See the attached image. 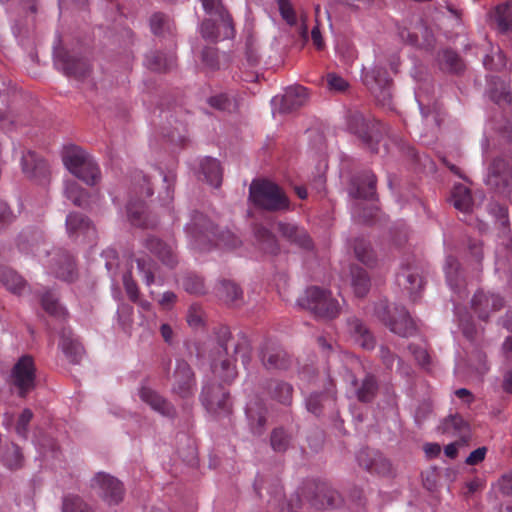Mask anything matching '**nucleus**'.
Instances as JSON below:
<instances>
[{
    "instance_id": "1",
    "label": "nucleus",
    "mask_w": 512,
    "mask_h": 512,
    "mask_svg": "<svg viewBox=\"0 0 512 512\" xmlns=\"http://www.w3.org/2000/svg\"><path fill=\"white\" fill-rule=\"evenodd\" d=\"M190 245L198 251H207L213 246L233 249L240 241L229 230L217 232L212 222L202 213L196 212L186 227Z\"/></svg>"
},
{
    "instance_id": "2",
    "label": "nucleus",
    "mask_w": 512,
    "mask_h": 512,
    "mask_svg": "<svg viewBox=\"0 0 512 512\" xmlns=\"http://www.w3.org/2000/svg\"><path fill=\"white\" fill-rule=\"evenodd\" d=\"M500 137L508 145L506 158L497 157L489 167L486 184L498 193L507 196L512 182V124L506 120L499 128Z\"/></svg>"
},
{
    "instance_id": "3",
    "label": "nucleus",
    "mask_w": 512,
    "mask_h": 512,
    "mask_svg": "<svg viewBox=\"0 0 512 512\" xmlns=\"http://www.w3.org/2000/svg\"><path fill=\"white\" fill-rule=\"evenodd\" d=\"M62 160L65 167L78 179L88 185H95L101 178L98 165L82 148L69 145L64 147Z\"/></svg>"
},
{
    "instance_id": "4",
    "label": "nucleus",
    "mask_w": 512,
    "mask_h": 512,
    "mask_svg": "<svg viewBox=\"0 0 512 512\" xmlns=\"http://www.w3.org/2000/svg\"><path fill=\"white\" fill-rule=\"evenodd\" d=\"M374 313L392 333L400 337H411L417 332L416 324L404 306L390 308L387 301L381 300L375 304Z\"/></svg>"
},
{
    "instance_id": "5",
    "label": "nucleus",
    "mask_w": 512,
    "mask_h": 512,
    "mask_svg": "<svg viewBox=\"0 0 512 512\" xmlns=\"http://www.w3.org/2000/svg\"><path fill=\"white\" fill-rule=\"evenodd\" d=\"M298 304L317 318L334 319L340 313L339 303L331 292L317 286L307 288L298 298Z\"/></svg>"
},
{
    "instance_id": "6",
    "label": "nucleus",
    "mask_w": 512,
    "mask_h": 512,
    "mask_svg": "<svg viewBox=\"0 0 512 512\" xmlns=\"http://www.w3.org/2000/svg\"><path fill=\"white\" fill-rule=\"evenodd\" d=\"M249 192L251 201L261 209L282 211L289 208V199L284 191L270 181H253Z\"/></svg>"
},
{
    "instance_id": "7",
    "label": "nucleus",
    "mask_w": 512,
    "mask_h": 512,
    "mask_svg": "<svg viewBox=\"0 0 512 512\" xmlns=\"http://www.w3.org/2000/svg\"><path fill=\"white\" fill-rule=\"evenodd\" d=\"M201 401L206 410L216 418L229 417L233 411L230 393L222 385L206 384L201 392Z\"/></svg>"
},
{
    "instance_id": "8",
    "label": "nucleus",
    "mask_w": 512,
    "mask_h": 512,
    "mask_svg": "<svg viewBox=\"0 0 512 512\" xmlns=\"http://www.w3.org/2000/svg\"><path fill=\"white\" fill-rule=\"evenodd\" d=\"M10 381L22 398L34 390L36 386V367L31 356L24 355L18 359L12 368Z\"/></svg>"
},
{
    "instance_id": "9",
    "label": "nucleus",
    "mask_w": 512,
    "mask_h": 512,
    "mask_svg": "<svg viewBox=\"0 0 512 512\" xmlns=\"http://www.w3.org/2000/svg\"><path fill=\"white\" fill-rule=\"evenodd\" d=\"M219 347L217 349L218 357L213 358L211 369L215 377L220 378L224 383H231L237 376L234 361L227 357V340L230 336L229 329L222 327L220 329Z\"/></svg>"
},
{
    "instance_id": "10",
    "label": "nucleus",
    "mask_w": 512,
    "mask_h": 512,
    "mask_svg": "<svg viewBox=\"0 0 512 512\" xmlns=\"http://www.w3.org/2000/svg\"><path fill=\"white\" fill-rule=\"evenodd\" d=\"M43 263L48 272L56 278L71 282L77 277L75 260L72 255L62 249L53 250Z\"/></svg>"
},
{
    "instance_id": "11",
    "label": "nucleus",
    "mask_w": 512,
    "mask_h": 512,
    "mask_svg": "<svg viewBox=\"0 0 512 512\" xmlns=\"http://www.w3.org/2000/svg\"><path fill=\"white\" fill-rule=\"evenodd\" d=\"M196 389L195 374L191 366L183 359L176 360L173 373L172 393L182 399H190Z\"/></svg>"
},
{
    "instance_id": "12",
    "label": "nucleus",
    "mask_w": 512,
    "mask_h": 512,
    "mask_svg": "<svg viewBox=\"0 0 512 512\" xmlns=\"http://www.w3.org/2000/svg\"><path fill=\"white\" fill-rule=\"evenodd\" d=\"M92 487L99 490V493L109 504L116 505L123 500V484L115 477L99 472L92 480Z\"/></svg>"
},
{
    "instance_id": "13",
    "label": "nucleus",
    "mask_w": 512,
    "mask_h": 512,
    "mask_svg": "<svg viewBox=\"0 0 512 512\" xmlns=\"http://www.w3.org/2000/svg\"><path fill=\"white\" fill-rule=\"evenodd\" d=\"M245 414L250 432L255 436L263 435L268 421L265 402L260 397L254 396L247 403Z\"/></svg>"
},
{
    "instance_id": "14",
    "label": "nucleus",
    "mask_w": 512,
    "mask_h": 512,
    "mask_svg": "<svg viewBox=\"0 0 512 512\" xmlns=\"http://www.w3.org/2000/svg\"><path fill=\"white\" fill-rule=\"evenodd\" d=\"M380 123L375 120L366 119L358 111L349 112L347 116V127L349 131L357 135L364 143L371 144L380 132Z\"/></svg>"
},
{
    "instance_id": "15",
    "label": "nucleus",
    "mask_w": 512,
    "mask_h": 512,
    "mask_svg": "<svg viewBox=\"0 0 512 512\" xmlns=\"http://www.w3.org/2000/svg\"><path fill=\"white\" fill-rule=\"evenodd\" d=\"M261 361L268 370H287L291 365L288 353L271 341L264 343L261 349Z\"/></svg>"
},
{
    "instance_id": "16",
    "label": "nucleus",
    "mask_w": 512,
    "mask_h": 512,
    "mask_svg": "<svg viewBox=\"0 0 512 512\" xmlns=\"http://www.w3.org/2000/svg\"><path fill=\"white\" fill-rule=\"evenodd\" d=\"M350 392L361 403H370L374 400L378 392V381L372 374H367L361 382L355 375H349Z\"/></svg>"
},
{
    "instance_id": "17",
    "label": "nucleus",
    "mask_w": 512,
    "mask_h": 512,
    "mask_svg": "<svg viewBox=\"0 0 512 512\" xmlns=\"http://www.w3.org/2000/svg\"><path fill=\"white\" fill-rule=\"evenodd\" d=\"M336 404V387L333 380L328 377L323 392L312 393L306 401L307 410L319 416L326 407L334 409Z\"/></svg>"
},
{
    "instance_id": "18",
    "label": "nucleus",
    "mask_w": 512,
    "mask_h": 512,
    "mask_svg": "<svg viewBox=\"0 0 512 512\" xmlns=\"http://www.w3.org/2000/svg\"><path fill=\"white\" fill-rule=\"evenodd\" d=\"M127 217L133 226L140 228H154L158 220L155 216L147 211L146 204L141 199H133L132 197L126 206Z\"/></svg>"
},
{
    "instance_id": "19",
    "label": "nucleus",
    "mask_w": 512,
    "mask_h": 512,
    "mask_svg": "<svg viewBox=\"0 0 512 512\" xmlns=\"http://www.w3.org/2000/svg\"><path fill=\"white\" fill-rule=\"evenodd\" d=\"M504 305L502 297L496 294L478 291L472 298L471 306L478 318L486 321L490 312L500 310Z\"/></svg>"
},
{
    "instance_id": "20",
    "label": "nucleus",
    "mask_w": 512,
    "mask_h": 512,
    "mask_svg": "<svg viewBox=\"0 0 512 512\" xmlns=\"http://www.w3.org/2000/svg\"><path fill=\"white\" fill-rule=\"evenodd\" d=\"M56 61L67 76H73L76 79L85 78L90 71V65L86 59L75 57L67 51H59L56 54Z\"/></svg>"
},
{
    "instance_id": "21",
    "label": "nucleus",
    "mask_w": 512,
    "mask_h": 512,
    "mask_svg": "<svg viewBox=\"0 0 512 512\" xmlns=\"http://www.w3.org/2000/svg\"><path fill=\"white\" fill-rule=\"evenodd\" d=\"M397 284L406 290L413 301L416 300L418 293L423 289V278L418 268L412 265L402 266L396 277Z\"/></svg>"
},
{
    "instance_id": "22",
    "label": "nucleus",
    "mask_w": 512,
    "mask_h": 512,
    "mask_svg": "<svg viewBox=\"0 0 512 512\" xmlns=\"http://www.w3.org/2000/svg\"><path fill=\"white\" fill-rule=\"evenodd\" d=\"M205 12L217 17L222 23L223 39L234 37L235 29L231 15L226 11L221 0H200Z\"/></svg>"
},
{
    "instance_id": "23",
    "label": "nucleus",
    "mask_w": 512,
    "mask_h": 512,
    "mask_svg": "<svg viewBox=\"0 0 512 512\" xmlns=\"http://www.w3.org/2000/svg\"><path fill=\"white\" fill-rule=\"evenodd\" d=\"M363 80L365 85L372 93L376 94L379 91L383 97V100L390 98L391 95L389 87L391 84V79L384 68H373L364 74Z\"/></svg>"
},
{
    "instance_id": "24",
    "label": "nucleus",
    "mask_w": 512,
    "mask_h": 512,
    "mask_svg": "<svg viewBox=\"0 0 512 512\" xmlns=\"http://www.w3.org/2000/svg\"><path fill=\"white\" fill-rule=\"evenodd\" d=\"M147 250L154 254L164 265L173 268L178 263V257L172 245L154 236H149L144 243Z\"/></svg>"
},
{
    "instance_id": "25",
    "label": "nucleus",
    "mask_w": 512,
    "mask_h": 512,
    "mask_svg": "<svg viewBox=\"0 0 512 512\" xmlns=\"http://www.w3.org/2000/svg\"><path fill=\"white\" fill-rule=\"evenodd\" d=\"M376 176L371 171H364L352 179L351 194L359 199H374L376 196Z\"/></svg>"
},
{
    "instance_id": "26",
    "label": "nucleus",
    "mask_w": 512,
    "mask_h": 512,
    "mask_svg": "<svg viewBox=\"0 0 512 512\" xmlns=\"http://www.w3.org/2000/svg\"><path fill=\"white\" fill-rule=\"evenodd\" d=\"M66 229L68 235L72 238L83 236L84 239L91 240L95 237V228L90 220L81 213H70L66 217Z\"/></svg>"
},
{
    "instance_id": "27",
    "label": "nucleus",
    "mask_w": 512,
    "mask_h": 512,
    "mask_svg": "<svg viewBox=\"0 0 512 512\" xmlns=\"http://www.w3.org/2000/svg\"><path fill=\"white\" fill-rule=\"evenodd\" d=\"M357 461L361 467L370 473L385 474L390 470L389 461L379 452L371 449L359 451Z\"/></svg>"
},
{
    "instance_id": "28",
    "label": "nucleus",
    "mask_w": 512,
    "mask_h": 512,
    "mask_svg": "<svg viewBox=\"0 0 512 512\" xmlns=\"http://www.w3.org/2000/svg\"><path fill=\"white\" fill-rule=\"evenodd\" d=\"M278 231L283 238L290 243L295 244L304 249L312 247V241L307 231L294 223L279 222L277 224Z\"/></svg>"
},
{
    "instance_id": "29",
    "label": "nucleus",
    "mask_w": 512,
    "mask_h": 512,
    "mask_svg": "<svg viewBox=\"0 0 512 512\" xmlns=\"http://www.w3.org/2000/svg\"><path fill=\"white\" fill-rule=\"evenodd\" d=\"M139 396L143 402L161 415L166 417H173L175 415L174 406L153 389L142 386Z\"/></svg>"
},
{
    "instance_id": "30",
    "label": "nucleus",
    "mask_w": 512,
    "mask_h": 512,
    "mask_svg": "<svg viewBox=\"0 0 512 512\" xmlns=\"http://www.w3.org/2000/svg\"><path fill=\"white\" fill-rule=\"evenodd\" d=\"M59 348L72 364H79L83 356V347L70 329L64 328L60 334Z\"/></svg>"
},
{
    "instance_id": "31",
    "label": "nucleus",
    "mask_w": 512,
    "mask_h": 512,
    "mask_svg": "<svg viewBox=\"0 0 512 512\" xmlns=\"http://www.w3.org/2000/svg\"><path fill=\"white\" fill-rule=\"evenodd\" d=\"M490 17L501 34L512 36V0L497 5Z\"/></svg>"
},
{
    "instance_id": "32",
    "label": "nucleus",
    "mask_w": 512,
    "mask_h": 512,
    "mask_svg": "<svg viewBox=\"0 0 512 512\" xmlns=\"http://www.w3.org/2000/svg\"><path fill=\"white\" fill-rule=\"evenodd\" d=\"M308 100V91L307 88L301 85H295L288 87L285 90L284 95L281 98L280 110L282 112H292L303 105Z\"/></svg>"
},
{
    "instance_id": "33",
    "label": "nucleus",
    "mask_w": 512,
    "mask_h": 512,
    "mask_svg": "<svg viewBox=\"0 0 512 512\" xmlns=\"http://www.w3.org/2000/svg\"><path fill=\"white\" fill-rule=\"evenodd\" d=\"M342 503L341 496L327 484L318 485L312 505L317 509L336 508Z\"/></svg>"
},
{
    "instance_id": "34",
    "label": "nucleus",
    "mask_w": 512,
    "mask_h": 512,
    "mask_svg": "<svg viewBox=\"0 0 512 512\" xmlns=\"http://www.w3.org/2000/svg\"><path fill=\"white\" fill-rule=\"evenodd\" d=\"M348 330L354 341L366 350L375 347V339L367 327L357 318H351L347 321Z\"/></svg>"
},
{
    "instance_id": "35",
    "label": "nucleus",
    "mask_w": 512,
    "mask_h": 512,
    "mask_svg": "<svg viewBox=\"0 0 512 512\" xmlns=\"http://www.w3.org/2000/svg\"><path fill=\"white\" fill-rule=\"evenodd\" d=\"M254 236L260 250L269 255H276L279 250V244L275 235L266 227L256 224L253 228Z\"/></svg>"
},
{
    "instance_id": "36",
    "label": "nucleus",
    "mask_w": 512,
    "mask_h": 512,
    "mask_svg": "<svg viewBox=\"0 0 512 512\" xmlns=\"http://www.w3.org/2000/svg\"><path fill=\"white\" fill-rule=\"evenodd\" d=\"M266 390L271 399L283 405L292 403L293 386L285 381L272 379L267 382Z\"/></svg>"
},
{
    "instance_id": "37",
    "label": "nucleus",
    "mask_w": 512,
    "mask_h": 512,
    "mask_svg": "<svg viewBox=\"0 0 512 512\" xmlns=\"http://www.w3.org/2000/svg\"><path fill=\"white\" fill-rule=\"evenodd\" d=\"M200 173L211 186L218 188L222 183V168L219 161L206 157L200 161Z\"/></svg>"
},
{
    "instance_id": "38",
    "label": "nucleus",
    "mask_w": 512,
    "mask_h": 512,
    "mask_svg": "<svg viewBox=\"0 0 512 512\" xmlns=\"http://www.w3.org/2000/svg\"><path fill=\"white\" fill-rule=\"evenodd\" d=\"M139 273L147 286L154 283L162 284L163 279L157 275L158 269L156 263L148 256L142 255L135 259Z\"/></svg>"
},
{
    "instance_id": "39",
    "label": "nucleus",
    "mask_w": 512,
    "mask_h": 512,
    "mask_svg": "<svg viewBox=\"0 0 512 512\" xmlns=\"http://www.w3.org/2000/svg\"><path fill=\"white\" fill-rule=\"evenodd\" d=\"M459 262L454 256H447L444 271L446 275V281L450 288L457 293L461 292V289L464 287V279L461 277L459 272Z\"/></svg>"
},
{
    "instance_id": "40",
    "label": "nucleus",
    "mask_w": 512,
    "mask_h": 512,
    "mask_svg": "<svg viewBox=\"0 0 512 512\" xmlns=\"http://www.w3.org/2000/svg\"><path fill=\"white\" fill-rule=\"evenodd\" d=\"M176 62L174 53L151 52L146 56L145 65L152 71L165 72L170 70Z\"/></svg>"
},
{
    "instance_id": "41",
    "label": "nucleus",
    "mask_w": 512,
    "mask_h": 512,
    "mask_svg": "<svg viewBox=\"0 0 512 512\" xmlns=\"http://www.w3.org/2000/svg\"><path fill=\"white\" fill-rule=\"evenodd\" d=\"M350 273L351 286L355 295L359 298L366 296L371 286L367 271L359 266L353 265L351 266Z\"/></svg>"
},
{
    "instance_id": "42",
    "label": "nucleus",
    "mask_w": 512,
    "mask_h": 512,
    "mask_svg": "<svg viewBox=\"0 0 512 512\" xmlns=\"http://www.w3.org/2000/svg\"><path fill=\"white\" fill-rule=\"evenodd\" d=\"M217 295L225 303L236 306L242 301L243 292L235 282L223 280L217 288Z\"/></svg>"
},
{
    "instance_id": "43",
    "label": "nucleus",
    "mask_w": 512,
    "mask_h": 512,
    "mask_svg": "<svg viewBox=\"0 0 512 512\" xmlns=\"http://www.w3.org/2000/svg\"><path fill=\"white\" fill-rule=\"evenodd\" d=\"M443 434L464 437L469 432V425L460 415H451L444 419L439 427Z\"/></svg>"
},
{
    "instance_id": "44",
    "label": "nucleus",
    "mask_w": 512,
    "mask_h": 512,
    "mask_svg": "<svg viewBox=\"0 0 512 512\" xmlns=\"http://www.w3.org/2000/svg\"><path fill=\"white\" fill-rule=\"evenodd\" d=\"M451 202L458 211L470 212L473 206L471 191L462 184L455 185L452 190Z\"/></svg>"
},
{
    "instance_id": "45",
    "label": "nucleus",
    "mask_w": 512,
    "mask_h": 512,
    "mask_svg": "<svg viewBox=\"0 0 512 512\" xmlns=\"http://www.w3.org/2000/svg\"><path fill=\"white\" fill-rule=\"evenodd\" d=\"M0 281L14 294L20 295L26 288V281L16 271L9 268L0 269Z\"/></svg>"
},
{
    "instance_id": "46",
    "label": "nucleus",
    "mask_w": 512,
    "mask_h": 512,
    "mask_svg": "<svg viewBox=\"0 0 512 512\" xmlns=\"http://www.w3.org/2000/svg\"><path fill=\"white\" fill-rule=\"evenodd\" d=\"M21 165L23 172L29 177H35L46 169V163L39 159L35 152L30 150L23 153Z\"/></svg>"
},
{
    "instance_id": "47",
    "label": "nucleus",
    "mask_w": 512,
    "mask_h": 512,
    "mask_svg": "<svg viewBox=\"0 0 512 512\" xmlns=\"http://www.w3.org/2000/svg\"><path fill=\"white\" fill-rule=\"evenodd\" d=\"M440 67L453 73H459L464 69V64L459 55L449 49L443 50L438 55Z\"/></svg>"
},
{
    "instance_id": "48",
    "label": "nucleus",
    "mask_w": 512,
    "mask_h": 512,
    "mask_svg": "<svg viewBox=\"0 0 512 512\" xmlns=\"http://www.w3.org/2000/svg\"><path fill=\"white\" fill-rule=\"evenodd\" d=\"M379 353L381 361L387 369L391 370L395 360L397 359V372L404 376H408L410 374V367L406 365L402 359L392 353L387 347L382 346L379 350Z\"/></svg>"
},
{
    "instance_id": "49",
    "label": "nucleus",
    "mask_w": 512,
    "mask_h": 512,
    "mask_svg": "<svg viewBox=\"0 0 512 512\" xmlns=\"http://www.w3.org/2000/svg\"><path fill=\"white\" fill-rule=\"evenodd\" d=\"M354 252L356 258L367 266L375 263V255L370 247V243L363 238H358L354 242Z\"/></svg>"
},
{
    "instance_id": "50",
    "label": "nucleus",
    "mask_w": 512,
    "mask_h": 512,
    "mask_svg": "<svg viewBox=\"0 0 512 512\" xmlns=\"http://www.w3.org/2000/svg\"><path fill=\"white\" fill-rule=\"evenodd\" d=\"M65 194L76 206L83 207L88 203L87 192L75 181L66 183Z\"/></svg>"
},
{
    "instance_id": "51",
    "label": "nucleus",
    "mask_w": 512,
    "mask_h": 512,
    "mask_svg": "<svg viewBox=\"0 0 512 512\" xmlns=\"http://www.w3.org/2000/svg\"><path fill=\"white\" fill-rule=\"evenodd\" d=\"M421 29L423 30V33L425 34V39H424L423 43L419 42L417 34L411 33L407 29L401 30L399 35H400L401 39L404 42H406V43H408L410 45H413V46H423L425 48L432 47L433 44H434V37H433V35L430 33L428 28L422 27Z\"/></svg>"
},
{
    "instance_id": "52",
    "label": "nucleus",
    "mask_w": 512,
    "mask_h": 512,
    "mask_svg": "<svg viewBox=\"0 0 512 512\" xmlns=\"http://www.w3.org/2000/svg\"><path fill=\"white\" fill-rule=\"evenodd\" d=\"M62 512H93V510L81 497L69 494L63 498Z\"/></svg>"
},
{
    "instance_id": "53",
    "label": "nucleus",
    "mask_w": 512,
    "mask_h": 512,
    "mask_svg": "<svg viewBox=\"0 0 512 512\" xmlns=\"http://www.w3.org/2000/svg\"><path fill=\"white\" fill-rule=\"evenodd\" d=\"M41 305L43 309L51 316L62 318L65 316V311L58 303L57 298L51 292H46L41 297Z\"/></svg>"
},
{
    "instance_id": "54",
    "label": "nucleus",
    "mask_w": 512,
    "mask_h": 512,
    "mask_svg": "<svg viewBox=\"0 0 512 512\" xmlns=\"http://www.w3.org/2000/svg\"><path fill=\"white\" fill-rule=\"evenodd\" d=\"M483 65L486 69L491 71H501L506 68L507 61L504 53L497 48L496 51H492L483 59Z\"/></svg>"
},
{
    "instance_id": "55",
    "label": "nucleus",
    "mask_w": 512,
    "mask_h": 512,
    "mask_svg": "<svg viewBox=\"0 0 512 512\" xmlns=\"http://www.w3.org/2000/svg\"><path fill=\"white\" fill-rule=\"evenodd\" d=\"M271 447L275 452H285L290 443V435L283 428H275L270 436Z\"/></svg>"
},
{
    "instance_id": "56",
    "label": "nucleus",
    "mask_w": 512,
    "mask_h": 512,
    "mask_svg": "<svg viewBox=\"0 0 512 512\" xmlns=\"http://www.w3.org/2000/svg\"><path fill=\"white\" fill-rule=\"evenodd\" d=\"M201 35L206 40L216 42L220 37L223 38L222 23L220 22V27H218L214 20H204L201 24Z\"/></svg>"
},
{
    "instance_id": "57",
    "label": "nucleus",
    "mask_w": 512,
    "mask_h": 512,
    "mask_svg": "<svg viewBox=\"0 0 512 512\" xmlns=\"http://www.w3.org/2000/svg\"><path fill=\"white\" fill-rule=\"evenodd\" d=\"M182 286L190 294H204L205 284L203 279L193 273L187 274L182 280Z\"/></svg>"
},
{
    "instance_id": "58",
    "label": "nucleus",
    "mask_w": 512,
    "mask_h": 512,
    "mask_svg": "<svg viewBox=\"0 0 512 512\" xmlns=\"http://www.w3.org/2000/svg\"><path fill=\"white\" fill-rule=\"evenodd\" d=\"M490 98L499 106L510 105L512 102V95L504 82L500 83L499 88L491 89Z\"/></svg>"
},
{
    "instance_id": "59",
    "label": "nucleus",
    "mask_w": 512,
    "mask_h": 512,
    "mask_svg": "<svg viewBox=\"0 0 512 512\" xmlns=\"http://www.w3.org/2000/svg\"><path fill=\"white\" fill-rule=\"evenodd\" d=\"M133 193L135 196L138 194L150 197L153 194V189L145 175L142 172H137L133 177Z\"/></svg>"
},
{
    "instance_id": "60",
    "label": "nucleus",
    "mask_w": 512,
    "mask_h": 512,
    "mask_svg": "<svg viewBox=\"0 0 512 512\" xmlns=\"http://www.w3.org/2000/svg\"><path fill=\"white\" fill-rule=\"evenodd\" d=\"M279 12L283 20L290 25L294 26L297 23V15L290 0H276Z\"/></svg>"
},
{
    "instance_id": "61",
    "label": "nucleus",
    "mask_w": 512,
    "mask_h": 512,
    "mask_svg": "<svg viewBox=\"0 0 512 512\" xmlns=\"http://www.w3.org/2000/svg\"><path fill=\"white\" fill-rule=\"evenodd\" d=\"M150 26L155 35H162L165 30L170 31L169 19L162 13H155L151 16Z\"/></svg>"
},
{
    "instance_id": "62",
    "label": "nucleus",
    "mask_w": 512,
    "mask_h": 512,
    "mask_svg": "<svg viewBox=\"0 0 512 512\" xmlns=\"http://www.w3.org/2000/svg\"><path fill=\"white\" fill-rule=\"evenodd\" d=\"M123 285L128 298L132 302L139 301V289L136 281L132 278V273L129 271L123 276Z\"/></svg>"
},
{
    "instance_id": "63",
    "label": "nucleus",
    "mask_w": 512,
    "mask_h": 512,
    "mask_svg": "<svg viewBox=\"0 0 512 512\" xmlns=\"http://www.w3.org/2000/svg\"><path fill=\"white\" fill-rule=\"evenodd\" d=\"M208 103L220 111H230L234 107V103L225 94L210 97Z\"/></svg>"
},
{
    "instance_id": "64",
    "label": "nucleus",
    "mask_w": 512,
    "mask_h": 512,
    "mask_svg": "<svg viewBox=\"0 0 512 512\" xmlns=\"http://www.w3.org/2000/svg\"><path fill=\"white\" fill-rule=\"evenodd\" d=\"M33 413L30 409H24L20 414L17 424H16V432L18 435L25 437L28 433V425L32 420Z\"/></svg>"
}]
</instances>
